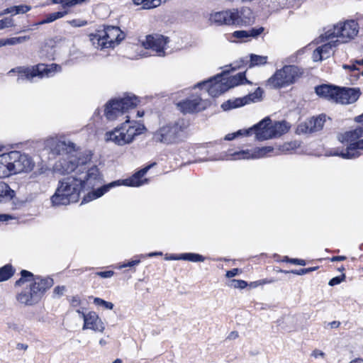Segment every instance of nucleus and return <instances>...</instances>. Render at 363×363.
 I'll use <instances>...</instances> for the list:
<instances>
[{"label":"nucleus","mask_w":363,"mask_h":363,"mask_svg":"<svg viewBox=\"0 0 363 363\" xmlns=\"http://www.w3.org/2000/svg\"><path fill=\"white\" fill-rule=\"evenodd\" d=\"M313 60L314 62H318V61H322L324 60L323 57V53L321 52V51L320 50V48L319 47L317 48L314 51H313Z\"/></svg>","instance_id":"nucleus-48"},{"label":"nucleus","mask_w":363,"mask_h":363,"mask_svg":"<svg viewBox=\"0 0 363 363\" xmlns=\"http://www.w3.org/2000/svg\"><path fill=\"white\" fill-rule=\"evenodd\" d=\"M274 282V279H260V280H258V281H252L250 284V286L251 287H253V288H255L259 285H263V284H271V283H273Z\"/></svg>","instance_id":"nucleus-45"},{"label":"nucleus","mask_w":363,"mask_h":363,"mask_svg":"<svg viewBox=\"0 0 363 363\" xmlns=\"http://www.w3.org/2000/svg\"><path fill=\"white\" fill-rule=\"evenodd\" d=\"M145 130L143 125H130L127 120L121 127L106 133V140L112 141L116 145H124L130 143L135 135H140Z\"/></svg>","instance_id":"nucleus-10"},{"label":"nucleus","mask_w":363,"mask_h":363,"mask_svg":"<svg viewBox=\"0 0 363 363\" xmlns=\"http://www.w3.org/2000/svg\"><path fill=\"white\" fill-rule=\"evenodd\" d=\"M363 123L355 128L338 135V140L342 143H350V145L342 150H336L330 155L340 156L343 159H355L360 156L359 150H363Z\"/></svg>","instance_id":"nucleus-4"},{"label":"nucleus","mask_w":363,"mask_h":363,"mask_svg":"<svg viewBox=\"0 0 363 363\" xmlns=\"http://www.w3.org/2000/svg\"><path fill=\"white\" fill-rule=\"evenodd\" d=\"M296 147L295 143H286L279 147V150L283 152H289L295 149Z\"/></svg>","instance_id":"nucleus-44"},{"label":"nucleus","mask_w":363,"mask_h":363,"mask_svg":"<svg viewBox=\"0 0 363 363\" xmlns=\"http://www.w3.org/2000/svg\"><path fill=\"white\" fill-rule=\"evenodd\" d=\"M331 328H337L340 325V323L339 321H332L328 323Z\"/></svg>","instance_id":"nucleus-62"},{"label":"nucleus","mask_w":363,"mask_h":363,"mask_svg":"<svg viewBox=\"0 0 363 363\" xmlns=\"http://www.w3.org/2000/svg\"><path fill=\"white\" fill-rule=\"evenodd\" d=\"M71 23L74 26H84L87 24V22L86 21H77V20H73Z\"/></svg>","instance_id":"nucleus-56"},{"label":"nucleus","mask_w":363,"mask_h":363,"mask_svg":"<svg viewBox=\"0 0 363 363\" xmlns=\"http://www.w3.org/2000/svg\"><path fill=\"white\" fill-rule=\"evenodd\" d=\"M18 76L17 82L21 83L26 80L30 81L33 77H50L53 76L56 72H60L62 68L57 64H51L50 65L39 64L31 68L29 67H18Z\"/></svg>","instance_id":"nucleus-13"},{"label":"nucleus","mask_w":363,"mask_h":363,"mask_svg":"<svg viewBox=\"0 0 363 363\" xmlns=\"http://www.w3.org/2000/svg\"><path fill=\"white\" fill-rule=\"evenodd\" d=\"M345 279V274H343L341 276H337V277H333V279H331L329 281L328 284L331 286L337 285V284H340L342 281H344Z\"/></svg>","instance_id":"nucleus-46"},{"label":"nucleus","mask_w":363,"mask_h":363,"mask_svg":"<svg viewBox=\"0 0 363 363\" xmlns=\"http://www.w3.org/2000/svg\"><path fill=\"white\" fill-rule=\"evenodd\" d=\"M82 317L84 322L83 330L91 329L99 332H103L104 330V323L96 312L91 311L87 314L82 313Z\"/></svg>","instance_id":"nucleus-21"},{"label":"nucleus","mask_w":363,"mask_h":363,"mask_svg":"<svg viewBox=\"0 0 363 363\" xmlns=\"http://www.w3.org/2000/svg\"><path fill=\"white\" fill-rule=\"evenodd\" d=\"M302 68L296 65H285L277 69L267 82L272 89H281L294 84L303 74Z\"/></svg>","instance_id":"nucleus-8"},{"label":"nucleus","mask_w":363,"mask_h":363,"mask_svg":"<svg viewBox=\"0 0 363 363\" xmlns=\"http://www.w3.org/2000/svg\"><path fill=\"white\" fill-rule=\"evenodd\" d=\"M7 155L12 174L30 172L35 165L32 158L26 154H22L18 151H11Z\"/></svg>","instance_id":"nucleus-15"},{"label":"nucleus","mask_w":363,"mask_h":363,"mask_svg":"<svg viewBox=\"0 0 363 363\" xmlns=\"http://www.w3.org/2000/svg\"><path fill=\"white\" fill-rule=\"evenodd\" d=\"M228 73L229 70H225L207 81L198 83L196 86L202 87L206 86L208 94L212 97H217L228 91V87L224 82H223L224 80L223 76Z\"/></svg>","instance_id":"nucleus-16"},{"label":"nucleus","mask_w":363,"mask_h":363,"mask_svg":"<svg viewBox=\"0 0 363 363\" xmlns=\"http://www.w3.org/2000/svg\"><path fill=\"white\" fill-rule=\"evenodd\" d=\"M325 123V116H319L317 118H311L301 123L297 128L298 134L313 133L322 130Z\"/></svg>","instance_id":"nucleus-19"},{"label":"nucleus","mask_w":363,"mask_h":363,"mask_svg":"<svg viewBox=\"0 0 363 363\" xmlns=\"http://www.w3.org/2000/svg\"><path fill=\"white\" fill-rule=\"evenodd\" d=\"M247 104H248L247 98L245 96L242 98H237L234 100H228L221 105V108L224 111H228L231 108L241 107Z\"/></svg>","instance_id":"nucleus-28"},{"label":"nucleus","mask_w":363,"mask_h":363,"mask_svg":"<svg viewBox=\"0 0 363 363\" xmlns=\"http://www.w3.org/2000/svg\"><path fill=\"white\" fill-rule=\"evenodd\" d=\"M30 39V36H20V37H13L7 39H2V43H4V46L10 45H16L23 43Z\"/></svg>","instance_id":"nucleus-33"},{"label":"nucleus","mask_w":363,"mask_h":363,"mask_svg":"<svg viewBox=\"0 0 363 363\" xmlns=\"http://www.w3.org/2000/svg\"><path fill=\"white\" fill-rule=\"evenodd\" d=\"M15 269L11 264H6L0 268V282L10 279L14 274Z\"/></svg>","instance_id":"nucleus-30"},{"label":"nucleus","mask_w":363,"mask_h":363,"mask_svg":"<svg viewBox=\"0 0 363 363\" xmlns=\"http://www.w3.org/2000/svg\"><path fill=\"white\" fill-rule=\"evenodd\" d=\"M286 261L289 263L301 265V266H305L306 265V261L301 259H296V258H288L286 257Z\"/></svg>","instance_id":"nucleus-51"},{"label":"nucleus","mask_w":363,"mask_h":363,"mask_svg":"<svg viewBox=\"0 0 363 363\" xmlns=\"http://www.w3.org/2000/svg\"><path fill=\"white\" fill-rule=\"evenodd\" d=\"M114 274L113 271H104V272H98L96 273V275L99 276L101 278H110Z\"/></svg>","instance_id":"nucleus-52"},{"label":"nucleus","mask_w":363,"mask_h":363,"mask_svg":"<svg viewBox=\"0 0 363 363\" xmlns=\"http://www.w3.org/2000/svg\"><path fill=\"white\" fill-rule=\"evenodd\" d=\"M66 288L65 286H57L54 289L53 294L57 296H62L65 291Z\"/></svg>","instance_id":"nucleus-53"},{"label":"nucleus","mask_w":363,"mask_h":363,"mask_svg":"<svg viewBox=\"0 0 363 363\" xmlns=\"http://www.w3.org/2000/svg\"><path fill=\"white\" fill-rule=\"evenodd\" d=\"M11 217L8 214H0V222L7 221Z\"/></svg>","instance_id":"nucleus-60"},{"label":"nucleus","mask_w":363,"mask_h":363,"mask_svg":"<svg viewBox=\"0 0 363 363\" xmlns=\"http://www.w3.org/2000/svg\"><path fill=\"white\" fill-rule=\"evenodd\" d=\"M13 26V21L11 18L7 17L0 20V30L9 28Z\"/></svg>","instance_id":"nucleus-42"},{"label":"nucleus","mask_w":363,"mask_h":363,"mask_svg":"<svg viewBox=\"0 0 363 363\" xmlns=\"http://www.w3.org/2000/svg\"><path fill=\"white\" fill-rule=\"evenodd\" d=\"M238 337V333L236 331H233L229 334L228 339L234 340V339H236Z\"/></svg>","instance_id":"nucleus-63"},{"label":"nucleus","mask_w":363,"mask_h":363,"mask_svg":"<svg viewBox=\"0 0 363 363\" xmlns=\"http://www.w3.org/2000/svg\"><path fill=\"white\" fill-rule=\"evenodd\" d=\"M148 0H133L134 4L135 5H143V9H145V6H146V3H147Z\"/></svg>","instance_id":"nucleus-59"},{"label":"nucleus","mask_w":363,"mask_h":363,"mask_svg":"<svg viewBox=\"0 0 363 363\" xmlns=\"http://www.w3.org/2000/svg\"><path fill=\"white\" fill-rule=\"evenodd\" d=\"M125 33L118 26H105L102 30H98L94 35L91 40L93 44L101 49L114 48L118 45L124 38Z\"/></svg>","instance_id":"nucleus-9"},{"label":"nucleus","mask_w":363,"mask_h":363,"mask_svg":"<svg viewBox=\"0 0 363 363\" xmlns=\"http://www.w3.org/2000/svg\"><path fill=\"white\" fill-rule=\"evenodd\" d=\"M162 4L161 0H148L145 6V9L155 8Z\"/></svg>","instance_id":"nucleus-49"},{"label":"nucleus","mask_w":363,"mask_h":363,"mask_svg":"<svg viewBox=\"0 0 363 363\" xmlns=\"http://www.w3.org/2000/svg\"><path fill=\"white\" fill-rule=\"evenodd\" d=\"M81 303L80 298L79 296H73L72 298L71 304L74 307L78 306Z\"/></svg>","instance_id":"nucleus-55"},{"label":"nucleus","mask_w":363,"mask_h":363,"mask_svg":"<svg viewBox=\"0 0 363 363\" xmlns=\"http://www.w3.org/2000/svg\"><path fill=\"white\" fill-rule=\"evenodd\" d=\"M274 147L272 146H265L262 147H257L254 150L252 153H250L249 150H241L229 153L230 160H240V159H255L263 157L267 154L273 152Z\"/></svg>","instance_id":"nucleus-20"},{"label":"nucleus","mask_w":363,"mask_h":363,"mask_svg":"<svg viewBox=\"0 0 363 363\" xmlns=\"http://www.w3.org/2000/svg\"><path fill=\"white\" fill-rule=\"evenodd\" d=\"M231 286L235 289H245L248 284L247 281L244 280L233 279L231 280Z\"/></svg>","instance_id":"nucleus-41"},{"label":"nucleus","mask_w":363,"mask_h":363,"mask_svg":"<svg viewBox=\"0 0 363 363\" xmlns=\"http://www.w3.org/2000/svg\"><path fill=\"white\" fill-rule=\"evenodd\" d=\"M346 259L345 256H335L331 258L332 262L343 261Z\"/></svg>","instance_id":"nucleus-61"},{"label":"nucleus","mask_w":363,"mask_h":363,"mask_svg":"<svg viewBox=\"0 0 363 363\" xmlns=\"http://www.w3.org/2000/svg\"><path fill=\"white\" fill-rule=\"evenodd\" d=\"M238 272H239V269L234 268L231 270L227 271L226 277L228 278H231V277H235L238 274Z\"/></svg>","instance_id":"nucleus-54"},{"label":"nucleus","mask_w":363,"mask_h":363,"mask_svg":"<svg viewBox=\"0 0 363 363\" xmlns=\"http://www.w3.org/2000/svg\"><path fill=\"white\" fill-rule=\"evenodd\" d=\"M206 103L199 96H193L177 104L178 108L183 113H192L201 111L206 108Z\"/></svg>","instance_id":"nucleus-18"},{"label":"nucleus","mask_w":363,"mask_h":363,"mask_svg":"<svg viewBox=\"0 0 363 363\" xmlns=\"http://www.w3.org/2000/svg\"><path fill=\"white\" fill-rule=\"evenodd\" d=\"M180 258H182V260L189 261L192 262H203L206 259V257H203V255L191 252L182 253L181 254Z\"/></svg>","instance_id":"nucleus-31"},{"label":"nucleus","mask_w":363,"mask_h":363,"mask_svg":"<svg viewBox=\"0 0 363 363\" xmlns=\"http://www.w3.org/2000/svg\"><path fill=\"white\" fill-rule=\"evenodd\" d=\"M67 13V11H57L49 13L44 19V22H46V23H52L58 18L64 17Z\"/></svg>","instance_id":"nucleus-36"},{"label":"nucleus","mask_w":363,"mask_h":363,"mask_svg":"<svg viewBox=\"0 0 363 363\" xmlns=\"http://www.w3.org/2000/svg\"><path fill=\"white\" fill-rule=\"evenodd\" d=\"M91 160V155L89 154L71 156L67 161H65L62 165L64 172L69 174L76 172L80 174L85 172L86 174L82 179L83 189H94L96 186L101 184V177L98 167L95 165L90 168H86V164Z\"/></svg>","instance_id":"nucleus-2"},{"label":"nucleus","mask_w":363,"mask_h":363,"mask_svg":"<svg viewBox=\"0 0 363 363\" xmlns=\"http://www.w3.org/2000/svg\"><path fill=\"white\" fill-rule=\"evenodd\" d=\"M155 163H152L150 165L146 166L145 167L141 169L140 170L135 172L132 177L128 179H125L123 180V184L125 186H140L145 183H147V179H144L143 177L145 175V174L148 172V170L153 167Z\"/></svg>","instance_id":"nucleus-22"},{"label":"nucleus","mask_w":363,"mask_h":363,"mask_svg":"<svg viewBox=\"0 0 363 363\" xmlns=\"http://www.w3.org/2000/svg\"><path fill=\"white\" fill-rule=\"evenodd\" d=\"M332 45L330 43H325L321 46H319L320 50L323 53V57L324 59H327L330 57L331 50H332Z\"/></svg>","instance_id":"nucleus-39"},{"label":"nucleus","mask_w":363,"mask_h":363,"mask_svg":"<svg viewBox=\"0 0 363 363\" xmlns=\"http://www.w3.org/2000/svg\"><path fill=\"white\" fill-rule=\"evenodd\" d=\"M263 94V90L258 87L256 89L255 92L250 94L249 95L246 96L245 97L247 98L248 104L251 101H260L262 98Z\"/></svg>","instance_id":"nucleus-34"},{"label":"nucleus","mask_w":363,"mask_h":363,"mask_svg":"<svg viewBox=\"0 0 363 363\" xmlns=\"http://www.w3.org/2000/svg\"><path fill=\"white\" fill-rule=\"evenodd\" d=\"M315 90L319 96L342 104L354 103L361 94L359 88L340 87L332 84H322L316 86Z\"/></svg>","instance_id":"nucleus-6"},{"label":"nucleus","mask_w":363,"mask_h":363,"mask_svg":"<svg viewBox=\"0 0 363 363\" xmlns=\"http://www.w3.org/2000/svg\"><path fill=\"white\" fill-rule=\"evenodd\" d=\"M184 123L182 121L169 123L154 133L152 139L157 143L173 144L182 140Z\"/></svg>","instance_id":"nucleus-12"},{"label":"nucleus","mask_w":363,"mask_h":363,"mask_svg":"<svg viewBox=\"0 0 363 363\" xmlns=\"http://www.w3.org/2000/svg\"><path fill=\"white\" fill-rule=\"evenodd\" d=\"M245 130H240L237 131L236 133H229V134L225 135V140H232L234 138H235L236 137H238V135H247L246 134Z\"/></svg>","instance_id":"nucleus-47"},{"label":"nucleus","mask_w":363,"mask_h":363,"mask_svg":"<svg viewBox=\"0 0 363 363\" xmlns=\"http://www.w3.org/2000/svg\"><path fill=\"white\" fill-rule=\"evenodd\" d=\"M233 37L239 39L242 41L246 42L248 40V33L247 30H236L234 31L232 34Z\"/></svg>","instance_id":"nucleus-40"},{"label":"nucleus","mask_w":363,"mask_h":363,"mask_svg":"<svg viewBox=\"0 0 363 363\" xmlns=\"http://www.w3.org/2000/svg\"><path fill=\"white\" fill-rule=\"evenodd\" d=\"M252 11L248 7L227 9L214 12L210 15L209 21L217 26H246L254 21Z\"/></svg>","instance_id":"nucleus-5"},{"label":"nucleus","mask_w":363,"mask_h":363,"mask_svg":"<svg viewBox=\"0 0 363 363\" xmlns=\"http://www.w3.org/2000/svg\"><path fill=\"white\" fill-rule=\"evenodd\" d=\"M313 270H315L314 267H310V268L300 269L298 270H291L290 272H291L294 274H297V275H303V274L309 273Z\"/></svg>","instance_id":"nucleus-50"},{"label":"nucleus","mask_w":363,"mask_h":363,"mask_svg":"<svg viewBox=\"0 0 363 363\" xmlns=\"http://www.w3.org/2000/svg\"><path fill=\"white\" fill-rule=\"evenodd\" d=\"M88 0H60V4L64 9L74 6L78 4H82Z\"/></svg>","instance_id":"nucleus-37"},{"label":"nucleus","mask_w":363,"mask_h":363,"mask_svg":"<svg viewBox=\"0 0 363 363\" xmlns=\"http://www.w3.org/2000/svg\"><path fill=\"white\" fill-rule=\"evenodd\" d=\"M263 31H264V28L263 27H259V28H253L251 30H247L248 38H257L258 35L262 34L263 33Z\"/></svg>","instance_id":"nucleus-43"},{"label":"nucleus","mask_w":363,"mask_h":363,"mask_svg":"<svg viewBox=\"0 0 363 363\" xmlns=\"http://www.w3.org/2000/svg\"><path fill=\"white\" fill-rule=\"evenodd\" d=\"M83 189L82 177H67L58 182L55 194L51 196L53 206H66L77 203Z\"/></svg>","instance_id":"nucleus-3"},{"label":"nucleus","mask_w":363,"mask_h":363,"mask_svg":"<svg viewBox=\"0 0 363 363\" xmlns=\"http://www.w3.org/2000/svg\"><path fill=\"white\" fill-rule=\"evenodd\" d=\"M225 84L228 87V90L230 88H233L235 86L246 83H250V82L245 77V72H239L237 74L232 76L228 79H224Z\"/></svg>","instance_id":"nucleus-25"},{"label":"nucleus","mask_w":363,"mask_h":363,"mask_svg":"<svg viewBox=\"0 0 363 363\" xmlns=\"http://www.w3.org/2000/svg\"><path fill=\"white\" fill-rule=\"evenodd\" d=\"M16 196V192L4 182H0V203L11 201Z\"/></svg>","instance_id":"nucleus-24"},{"label":"nucleus","mask_w":363,"mask_h":363,"mask_svg":"<svg viewBox=\"0 0 363 363\" xmlns=\"http://www.w3.org/2000/svg\"><path fill=\"white\" fill-rule=\"evenodd\" d=\"M139 102L135 95L111 99L106 104L104 114L108 120H115L129 109L135 108Z\"/></svg>","instance_id":"nucleus-11"},{"label":"nucleus","mask_w":363,"mask_h":363,"mask_svg":"<svg viewBox=\"0 0 363 363\" xmlns=\"http://www.w3.org/2000/svg\"><path fill=\"white\" fill-rule=\"evenodd\" d=\"M169 41L168 37L155 33L147 35L145 40L143 42V45L145 49L155 51L157 55L164 56L165 45Z\"/></svg>","instance_id":"nucleus-17"},{"label":"nucleus","mask_w":363,"mask_h":363,"mask_svg":"<svg viewBox=\"0 0 363 363\" xmlns=\"http://www.w3.org/2000/svg\"><path fill=\"white\" fill-rule=\"evenodd\" d=\"M311 355L313 356L315 358H317L318 357H324L325 353L319 350H314Z\"/></svg>","instance_id":"nucleus-58"},{"label":"nucleus","mask_w":363,"mask_h":363,"mask_svg":"<svg viewBox=\"0 0 363 363\" xmlns=\"http://www.w3.org/2000/svg\"><path fill=\"white\" fill-rule=\"evenodd\" d=\"M94 303L109 310H112L114 306L111 302L106 301L101 298H94Z\"/></svg>","instance_id":"nucleus-38"},{"label":"nucleus","mask_w":363,"mask_h":363,"mask_svg":"<svg viewBox=\"0 0 363 363\" xmlns=\"http://www.w3.org/2000/svg\"><path fill=\"white\" fill-rule=\"evenodd\" d=\"M290 126L284 121L272 122L269 117H266L252 128L245 130L247 135H255L259 141L278 138L287 133Z\"/></svg>","instance_id":"nucleus-7"},{"label":"nucleus","mask_w":363,"mask_h":363,"mask_svg":"<svg viewBox=\"0 0 363 363\" xmlns=\"http://www.w3.org/2000/svg\"><path fill=\"white\" fill-rule=\"evenodd\" d=\"M140 262V259H135V260H132V261H128L126 264H124L123 265V267H133V266L138 264Z\"/></svg>","instance_id":"nucleus-57"},{"label":"nucleus","mask_w":363,"mask_h":363,"mask_svg":"<svg viewBox=\"0 0 363 363\" xmlns=\"http://www.w3.org/2000/svg\"><path fill=\"white\" fill-rule=\"evenodd\" d=\"M267 62V57L262 55H257L255 54L250 55L249 68H252L255 66L264 65Z\"/></svg>","instance_id":"nucleus-29"},{"label":"nucleus","mask_w":363,"mask_h":363,"mask_svg":"<svg viewBox=\"0 0 363 363\" xmlns=\"http://www.w3.org/2000/svg\"><path fill=\"white\" fill-rule=\"evenodd\" d=\"M12 174L8 155H0V178L10 176Z\"/></svg>","instance_id":"nucleus-26"},{"label":"nucleus","mask_w":363,"mask_h":363,"mask_svg":"<svg viewBox=\"0 0 363 363\" xmlns=\"http://www.w3.org/2000/svg\"><path fill=\"white\" fill-rule=\"evenodd\" d=\"M21 277L16 281V286L32 281L29 288L24 289L16 296L18 301L25 305L31 306L38 302L43 294L54 284L52 278L43 279L40 277H34L30 272L25 269L21 272Z\"/></svg>","instance_id":"nucleus-1"},{"label":"nucleus","mask_w":363,"mask_h":363,"mask_svg":"<svg viewBox=\"0 0 363 363\" xmlns=\"http://www.w3.org/2000/svg\"><path fill=\"white\" fill-rule=\"evenodd\" d=\"M30 6L26 5H18L11 6L10 8H7L4 10V13H12L18 14V13H26L28 11L30 10Z\"/></svg>","instance_id":"nucleus-32"},{"label":"nucleus","mask_w":363,"mask_h":363,"mask_svg":"<svg viewBox=\"0 0 363 363\" xmlns=\"http://www.w3.org/2000/svg\"><path fill=\"white\" fill-rule=\"evenodd\" d=\"M55 147L54 151L57 154H61L62 152H68L74 149L75 144L70 141L65 140H53Z\"/></svg>","instance_id":"nucleus-27"},{"label":"nucleus","mask_w":363,"mask_h":363,"mask_svg":"<svg viewBox=\"0 0 363 363\" xmlns=\"http://www.w3.org/2000/svg\"><path fill=\"white\" fill-rule=\"evenodd\" d=\"M47 176L45 171L43 169H40L38 171L33 172L30 175V179L33 182H44L46 179Z\"/></svg>","instance_id":"nucleus-35"},{"label":"nucleus","mask_w":363,"mask_h":363,"mask_svg":"<svg viewBox=\"0 0 363 363\" xmlns=\"http://www.w3.org/2000/svg\"><path fill=\"white\" fill-rule=\"evenodd\" d=\"M117 185H118V182H113L108 184L103 185L96 189L92 190L84 196L82 203L89 202L102 196L105 193L109 191L111 188Z\"/></svg>","instance_id":"nucleus-23"},{"label":"nucleus","mask_w":363,"mask_h":363,"mask_svg":"<svg viewBox=\"0 0 363 363\" xmlns=\"http://www.w3.org/2000/svg\"><path fill=\"white\" fill-rule=\"evenodd\" d=\"M358 32V23L354 20H350L334 25L333 28L325 31L324 35L326 40L336 37L338 38L337 41L347 43L353 39Z\"/></svg>","instance_id":"nucleus-14"},{"label":"nucleus","mask_w":363,"mask_h":363,"mask_svg":"<svg viewBox=\"0 0 363 363\" xmlns=\"http://www.w3.org/2000/svg\"><path fill=\"white\" fill-rule=\"evenodd\" d=\"M354 121L359 123H363V113L358 116H356L354 118Z\"/></svg>","instance_id":"nucleus-64"}]
</instances>
